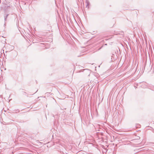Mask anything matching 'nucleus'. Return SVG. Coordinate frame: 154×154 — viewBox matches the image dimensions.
Wrapping results in <instances>:
<instances>
[{
	"mask_svg": "<svg viewBox=\"0 0 154 154\" xmlns=\"http://www.w3.org/2000/svg\"><path fill=\"white\" fill-rule=\"evenodd\" d=\"M140 138V137H137V139H139Z\"/></svg>",
	"mask_w": 154,
	"mask_h": 154,
	"instance_id": "obj_2",
	"label": "nucleus"
},
{
	"mask_svg": "<svg viewBox=\"0 0 154 154\" xmlns=\"http://www.w3.org/2000/svg\"><path fill=\"white\" fill-rule=\"evenodd\" d=\"M89 5V3H87V6L88 5Z\"/></svg>",
	"mask_w": 154,
	"mask_h": 154,
	"instance_id": "obj_3",
	"label": "nucleus"
},
{
	"mask_svg": "<svg viewBox=\"0 0 154 154\" xmlns=\"http://www.w3.org/2000/svg\"><path fill=\"white\" fill-rule=\"evenodd\" d=\"M8 14H7L5 16H4V20L5 22L7 20V18L8 17Z\"/></svg>",
	"mask_w": 154,
	"mask_h": 154,
	"instance_id": "obj_1",
	"label": "nucleus"
}]
</instances>
